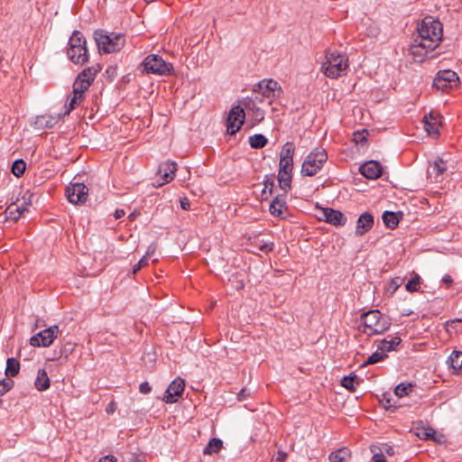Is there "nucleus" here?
Instances as JSON below:
<instances>
[{
	"mask_svg": "<svg viewBox=\"0 0 462 462\" xmlns=\"http://www.w3.org/2000/svg\"><path fill=\"white\" fill-rule=\"evenodd\" d=\"M417 30L418 35L416 39L426 42L430 47L434 46L437 48L442 40V23L431 16L423 18Z\"/></svg>",
	"mask_w": 462,
	"mask_h": 462,
	"instance_id": "obj_1",
	"label": "nucleus"
},
{
	"mask_svg": "<svg viewBox=\"0 0 462 462\" xmlns=\"http://www.w3.org/2000/svg\"><path fill=\"white\" fill-rule=\"evenodd\" d=\"M361 321L364 327L362 332L368 336L383 334L391 327L390 319L378 310H372L362 314Z\"/></svg>",
	"mask_w": 462,
	"mask_h": 462,
	"instance_id": "obj_2",
	"label": "nucleus"
},
{
	"mask_svg": "<svg viewBox=\"0 0 462 462\" xmlns=\"http://www.w3.org/2000/svg\"><path fill=\"white\" fill-rule=\"evenodd\" d=\"M69 60L77 65H84L89 60L87 40L79 31H74L69 37L67 47Z\"/></svg>",
	"mask_w": 462,
	"mask_h": 462,
	"instance_id": "obj_3",
	"label": "nucleus"
},
{
	"mask_svg": "<svg viewBox=\"0 0 462 462\" xmlns=\"http://www.w3.org/2000/svg\"><path fill=\"white\" fill-rule=\"evenodd\" d=\"M349 67L346 54L338 51H327L326 61L321 66V71L330 79H337L345 74Z\"/></svg>",
	"mask_w": 462,
	"mask_h": 462,
	"instance_id": "obj_4",
	"label": "nucleus"
},
{
	"mask_svg": "<svg viewBox=\"0 0 462 462\" xmlns=\"http://www.w3.org/2000/svg\"><path fill=\"white\" fill-rule=\"evenodd\" d=\"M94 39L100 53H112L118 51L125 46V38L124 34L107 32L104 30L95 31Z\"/></svg>",
	"mask_w": 462,
	"mask_h": 462,
	"instance_id": "obj_5",
	"label": "nucleus"
},
{
	"mask_svg": "<svg viewBox=\"0 0 462 462\" xmlns=\"http://www.w3.org/2000/svg\"><path fill=\"white\" fill-rule=\"evenodd\" d=\"M328 154L323 148H315L305 158L301 165L303 176H315L324 166Z\"/></svg>",
	"mask_w": 462,
	"mask_h": 462,
	"instance_id": "obj_6",
	"label": "nucleus"
},
{
	"mask_svg": "<svg viewBox=\"0 0 462 462\" xmlns=\"http://www.w3.org/2000/svg\"><path fill=\"white\" fill-rule=\"evenodd\" d=\"M142 65L146 73H152L161 76L171 75L174 71L171 63L166 62L161 56L156 54L148 55Z\"/></svg>",
	"mask_w": 462,
	"mask_h": 462,
	"instance_id": "obj_7",
	"label": "nucleus"
},
{
	"mask_svg": "<svg viewBox=\"0 0 462 462\" xmlns=\"http://www.w3.org/2000/svg\"><path fill=\"white\" fill-rule=\"evenodd\" d=\"M253 91L255 95L254 98L259 102H262L263 98L273 99L275 97H279L282 93V88L277 81L274 79H263L259 83L254 86ZM272 104V100L268 102Z\"/></svg>",
	"mask_w": 462,
	"mask_h": 462,
	"instance_id": "obj_8",
	"label": "nucleus"
},
{
	"mask_svg": "<svg viewBox=\"0 0 462 462\" xmlns=\"http://www.w3.org/2000/svg\"><path fill=\"white\" fill-rule=\"evenodd\" d=\"M102 67L99 64H94L84 69L76 78L74 86L80 91H87L94 82L97 75L101 71Z\"/></svg>",
	"mask_w": 462,
	"mask_h": 462,
	"instance_id": "obj_9",
	"label": "nucleus"
},
{
	"mask_svg": "<svg viewBox=\"0 0 462 462\" xmlns=\"http://www.w3.org/2000/svg\"><path fill=\"white\" fill-rule=\"evenodd\" d=\"M458 80V76L455 71L451 69L440 70L434 79L433 86L442 91H448V89L457 86Z\"/></svg>",
	"mask_w": 462,
	"mask_h": 462,
	"instance_id": "obj_10",
	"label": "nucleus"
},
{
	"mask_svg": "<svg viewBox=\"0 0 462 462\" xmlns=\"http://www.w3.org/2000/svg\"><path fill=\"white\" fill-rule=\"evenodd\" d=\"M65 194L71 204L81 205L88 199V188L83 183H70L66 188Z\"/></svg>",
	"mask_w": 462,
	"mask_h": 462,
	"instance_id": "obj_11",
	"label": "nucleus"
},
{
	"mask_svg": "<svg viewBox=\"0 0 462 462\" xmlns=\"http://www.w3.org/2000/svg\"><path fill=\"white\" fill-rule=\"evenodd\" d=\"M245 113L241 106H234L226 118V132L233 135L236 134L245 122Z\"/></svg>",
	"mask_w": 462,
	"mask_h": 462,
	"instance_id": "obj_12",
	"label": "nucleus"
},
{
	"mask_svg": "<svg viewBox=\"0 0 462 462\" xmlns=\"http://www.w3.org/2000/svg\"><path fill=\"white\" fill-rule=\"evenodd\" d=\"M436 49L434 46H428V44L418 39H414L409 48V52L415 62H422L428 58H432L431 51Z\"/></svg>",
	"mask_w": 462,
	"mask_h": 462,
	"instance_id": "obj_13",
	"label": "nucleus"
},
{
	"mask_svg": "<svg viewBox=\"0 0 462 462\" xmlns=\"http://www.w3.org/2000/svg\"><path fill=\"white\" fill-rule=\"evenodd\" d=\"M59 327L54 325L51 326L38 334L32 336L30 339V344L33 346H49L54 339L58 337Z\"/></svg>",
	"mask_w": 462,
	"mask_h": 462,
	"instance_id": "obj_14",
	"label": "nucleus"
},
{
	"mask_svg": "<svg viewBox=\"0 0 462 462\" xmlns=\"http://www.w3.org/2000/svg\"><path fill=\"white\" fill-rule=\"evenodd\" d=\"M295 152V146L291 142H287L283 146L280 153L279 162V171L284 175L287 172L291 173L293 169V155Z\"/></svg>",
	"mask_w": 462,
	"mask_h": 462,
	"instance_id": "obj_15",
	"label": "nucleus"
},
{
	"mask_svg": "<svg viewBox=\"0 0 462 462\" xmlns=\"http://www.w3.org/2000/svg\"><path fill=\"white\" fill-rule=\"evenodd\" d=\"M318 217L335 226H342L346 223V217L341 211L331 208H320Z\"/></svg>",
	"mask_w": 462,
	"mask_h": 462,
	"instance_id": "obj_16",
	"label": "nucleus"
},
{
	"mask_svg": "<svg viewBox=\"0 0 462 462\" xmlns=\"http://www.w3.org/2000/svg\"><path fill=\"white\" fill-rule=\"evenodd\" d=\"M185 389V381L180 378H175L168 386L165 394L162 398L166 403H174L178 401V398L181 396Z\"/></svg>",
	"mask_w": 462,
	"mask_h": 462,
	"instance_id": "obj_17",
	"label": "nucleus"
},
{
	"mask_svg": "<svg viewBox=\"0 0 462 462\" xmlns=\"http://www.w3.org/2000/svg\"><path fill=\"white\" fill-rule=\"evenodd\" d=\"M176 171L177 164L175 162L167 161L161 163L157 173L162 179V181L158 182L157 186L161 187L170 183L174 179Z\"/></svg>",
	"mask_w": 462,
	"mask_h": 462,
	"instance_id": "obj_18",
	"label": "nucleus"
},
{
	"mask_svg": "<svg viewBox=\"0 0 462 462\" xmlns=\"http://www.w3.org/2000/svg\"><path fill=\"white\" fill-rule=\"evenodd\" d=\"M424 129L430 136H438L441 126L440 116L439 114L430 113L423 118Z\"/></svg>",
	"mask_w": 462,
	"mask_h": 462,
	"instance_id": "obj_19",
	"label": "nucleus"
},
{
	"mask_svg": "<svg viewBox=\"0 0 462 462\" xmlns=\"http://www.w3.org/2000/svg\"><path fill=\"white\" fill-rule=\"evenodd\" d=\"M360 172L366 179L375 180L382 175V166L375 161L367 162L360 166Z\"/></svg>",
	"mask_w": 462,
	"mask_h": 462,
	"instance_id": "obj_20",
	"label": "nucleus"
},
{
	"mask_svg": "<svg viewBox=\"0 0 462 462\" xmlns=\"http://www.w3.org/2000/svg\"><path fill=\"white\" fill-rule=\"evenodd\" d=\"M374 226V217L368 213L365 212L361 214L356 222V235L363 236L366 232H368Z\"/></svg>",
	"mask_w": 462,
	"mask_h": 462,
	"instance_id": "obj_21",
	"label": "nucleus"
},
{
	"mask_svg": "<svg viewBox=\"0 0 462 462\" xmlns=\"http://www.w3.org/2000/svg\"><path fill=\"white\" fill-rule=\"evenodd\" d=\"M85 91H80L78 87L73 85V95L68 98L65 106H69L66 110V114H69L70 111L78 107L85 98Z\"/></svg>",
	"mask_w": 462,
	"mask_h": 462,
	"instance_id": "obj_22",
	"label": "nucleus"
},
{
	"mask_svg": "<svg viewBox=\"0 0 462 462\" xmlns=\"http://www.w3.org/2000/svg\"><path fill=\"white\" fill-rule=\"evenodd\" d=\"M28 203L23 202L21 206H18L15 203H13L7 207L5 209V214L8 219H13L14 221L18 220L23 214L28 210Z\"/></svg>",
	"mask_w": 462,
	"mask_h": 462,
	"instance_id": "obj_23",
	"label": "nucleus"
},
{
	"mask_svg": "<svg viewBox=\"0 0 462 462\" xmlns=\"http://www.w3.org/2000/svg\"><path fill=\"white\" fill-rule=\"evenodd\" d=\"M448 364L452 374H462V351H453L448 357Z\"/></svg>",
	"mask_w": 462,
	"mask_h": 462,
	"instance_id": "obj_24",
	"label": "nucleus"
},
{
	"mask_svg": "<svg viewBox=\"0 0 462 462\" xmlns=\"http://www.w3.org/2000/svg\"><path fill=\"white\" fill-rule=\"evenodd\" d=\"M244 106L248 112H252V117L256 123H260L264 118V111L256 106L255 103L252 99H246L244 102Z\"/></svg>",
	"mask_w": 462,
	"mask_h": 462,
	"instance_id": "obj_25",
	"label": "nucleus"
},
{
	"mask_svg": "<svg viewBox=\"0 0 462 462\" xmlns=\"http://www.w3.org/2000/svg\"><path fill=\"white\" fill-rule=\"evenodd\" d=\"M402 339L398 336L388 337L380 341L378 350H382L384 353L393 351L400 345Z\"/></svg>",
	"mask_w": 462,
	"mask_h": 462,
	"instance_id": "obj_26",
	"label": "nucleus"
},
{
	"mask_svg": "<svg viewBox=\"0 0 462 462\" xmlns=\"http://www.w3.org/2000/svg\"><path fill=\"white\" fill-rule=\"evenodd\" d=\"M50 385L51 382L46 371L44 369H39L34 381L35 388L40 392H43L49 389Z\"/></svg>",
	"mask_w": 462,
	"mask_h": 462,
	"instance_id": "obj_27",
	"label": "nucleus"
},
{
	"mask_svg": "<svg viewBox=\"0 0 462 462\" xmlns=\"http://www.w3.org/2000/svg\"><path fill=\"white\" fill-rule=\"evenodd\" d=\"M286 206L285 197L283 195L277 196L270 205V213L273 216L281 217L283 212V208Z\"/></svg>",
	"mask_w": 462,
	"mask_h": 462,
	"instance_id": "obj_28",
	"label": "nucleus"
},
{
	"mask_svg": "<svg viewBox=\"0 0 462 462\" xmlns=\"http://www.w3.org/2000/svg\"><path fill=\"white\" fill-rule=\"evenodd\" d=\"M350 450L346 448H342L331 452L328 456V460L330 462H346L350 458Z\"/></svg>",
	"mask_w": 462,
	"mask_h": 462,
	"instance_id": "obj_29",
	"label": "nucleus"
},
{
	"mask_svg": "<svg viewBox=\"0 0 462 462\" xmlns=\"http://www.w3.org/2000/svg\"><path fill=\"white\" fill-rule=\"evenodd\" d=\"M223 447V442L220 439L213 438L209 440L208 445L205 447L203 450V454L205 455H212L214 453H217Z\"/></svg>",
	"mask_w": 462,
	"mask_h": 462,
	"instance_id": "obj_30",
	"label": "nucleus"
},
{
	"mask_svg": "<svg viewBox=\"0 0 462 462\" xmlns=\"http://www.w3.org/2000/svg\"><path fill=\"white\" fill-rule=\"evenodd\" d=\"M20 363L14 357H10L6 361L5 374L7 376H15L19 374Z\"/></svg>",
	"mask_w": 462,
	"mask_h": 462,
	"instance_id": "obj_31",
	"label": "nucleus"
},
{
	"mask_svg": "<svg viewBox=\"0 0 462 462\" xmlns=\"http://www.w3.org/2000/svg\"><path fill=\"white\" fill-rule=\"evenodd\" d=\"M383 221L387 227L393 229L398 226L399 217L394 212L385 211L383 215Z\"/></svg>",
	"mask_w": 462,
	"mask_h": 462,
	"instance_id": "obj_32",
	"label": "nucleus"
},
{
	"mask_svg": "<svg viewBox=\"0 0 462 462\" xmlns=\"http://www.w3.org/2000/svg\"><path fill=\"white\" fill-rule=\"evenodd\" d=\"M359 384V379L356 374L344 376L341 380V385L351 393L356 392V385Z\"/></svg>",
	"mask_w": 462,
	"mask_h": 462,
	"instance_id": "obj_33",
	"label": "nucleus"
},
{
	"mask_svg": "<svg viewBox=\"0 0 462 462\" xmlns=\"http://www.w3.org/2000/svg\"><path fill=\"white\" fill-rule=\"evenodd\" d=\"M248 142L252 148L260 149L267 144L268 140L264 135L259 134L250 136Z\"/></svg>",
	"mask_w": 462,
	"mask_h": 462,
	"instance_id": "obj_34",
	"label": "nucleus"
},
{
	"mask_svg": "<svg viewBox=\"0 0 462 462\" xmlns=\"http://www.w3.org/2000/svg\"><path fill=\"white\" fill-rule=\"evenodd\" d=\"M413 388L414 385L411 383H401L395 387L394 393L396 396L402 398L409 395Z\"/></svg>",
	"mask_w": 462,
	"mask_h": 462,
	"instance_id": "obj_35",
	"label": "nucleus"
},
{
	"mask_svg": "<svg viewBox=\"0 0 462 462\" xmlns=\"http://www.w3.org/2000/svg\"><path fill=\"white\" fill-rule=\"evenodd\" d=\"M278 181L281 189L286 193L291 187V173L287 172V174L284 175L282 172L279 171Z\"/></svg>",
	"mask_w": 462,
	"mask_h": 462,
	"instance_id": "obj_36",
	"label": "nucleus"
},
{
	"mask_svg": "<svg viewBox=\"0 0 462 462\" xmlns=\"http://www.w3.org/2000/svg\"><path fill=\"white\" fill-rule=\"evenodd\" d=\"M385 357H387V355L384 352H383L382 350H378L377 349V351L373 353L367 358V360L365 362L364 365L376 364V363H378L380 361H383Z\"/></svg>",
	"mask_w": 462,
	"mask_h": 462,
	"instance_id": "obj_37",
	"label": "nucleus"
},
{
	"mask_svg": "<svg viewBox=\"0 0 462 462\" xmlns=\"http://www.w3.org/2000/svg\"><path fill=\"white\" fill-rule=\"evenodd\" d=\"M420 278L418 274H415L409 282L406 283L405 288L410 292L418 291L420 289Z\"/></svg>",
	"mask_w": 462,
	"mask_h": 462,
	"instance_id": "obj_38",
	"label": "nucleus"
},
{
	"mask_svg": "<svg viewBox=\"0 0 462 462\" xmlns=\"http://www.w3.org/2000/svg\"><path fill=\"white\" fill-rule=\"evenodd\" d=\"M446 170H447L446 162L442 159L438 158L432 165V171L437 176H439V175L443 174L446 171Z\"/></svg>",
	"mask_w": 462,
	"mask_h": 462,
	"instance_id": "obj_39",
	"label": "nucleus"
},
{
	"mask_svg": "<svg viewBox=\"0 0 462 462\" xmlns=\"http://www.w3.org/2000/svg\"><path fill=\"white\" fill-rule=\"evenodd\" d=\"M25 171V162L23 160H17L13 163L12 172L16 177H20Z\"/></svg>",
	"mask_w": 462,
	"mask_h": 462,
	"instance_id": "obj_40",
	"label": "nucleus"
},
{
	"mask_svg": "<svg viewBox=\"0 0 462 462\" xmlns=\"http://www.w3.org/2000/svg\"><path fill=\"white\" fill-rule=\"evenodd\" d=\"M13 386H14V382L12 380H1L0 381V396L4 395L8 391H10Z\"/></svg>",
	"mask_w": 462,
	"mask_h": 462,
	"instance_id": "obj_41",
	"label": "nucleus"
},
{
	"mask_svg": "<svg viewBox=\"0 0 462 462\" xmlns=\"http://www.w3.org/2000/svg\"><path fill=\"white\" fill-rule=\"evenodd\" d=\"M150 254V251L147 252L146 255H144L143 258L139 260V262L133 267V273H136L139 272L143 267L146 266L148 264V255Z\"/></svg>",
	"mask_w": 462,
	"mask_h": 462,
	"instance_id": "obj_42",
	"label": "nucleus"
},
{
	"mask_svg": "<svg viewBox=\"0 0 462 462\" xmlns=\"http://www.w3.org/2000/svg\"><path fill=\"white\" fill-rule=\"evenodd\" d=\"M380 33V29L375 24H370L366 28V35L371 38H376Z\"/></svg>",
	"mask_w": 462,
	"mask_h": 462,
	"instance_id": "obj_43",
	"label": "nucleus"
},
{
	"mask_svg": "<svg viewBox=\"0 0 462 462\" xmlns=\"http://www.w3.org/2000/svg\"><path fill=\"white\" fill-rule=\"evenodd\" d=\"M258 248L262 252L269 253V252H272L273 250L274 244L273 242L263 243V244L258 245Z\"/></svg>",
	"mask_w": 462,
	"mask_h": 462,
	"instance_id": "obj_44",
	"label": "nucleus"
},
{
	"mask_svg": "<svg viewBox=\"0 0 462 462\" xmlns=\"http://www.w3.org/2000/svg\"><path fill=\"white\" fill-rule=\"evenodd\" d=\"M127 462H146L145 457L142 454L133 453L127 459Z\"/></svg>",
	"mask_w": 462,
	"mask_h": 462,
	"instance_id": "obj_45",
	"label": "nucleus"
},
{
	"mask_svg": "<svg viewBox=\"0 0 462 462\" xmlns=\"http://www.w3.org/2000/svg\"><path fill=\"white\" fill-rule=\"evenodd\" d=\"M458 323H462V319H451L447 321V329L448 331L456 330L457 331V325Z\"/></svg>",
	"mask_w": 462,
	"mask_h": 462,
	"instance_id": "obj_46",
	"label": "nucleus"
},
{
	"mask_svg": "<svg viewBox=\"0 0 462 462\" xmlns=\"http://www.w3.org/2000/svg\"><path fill=\"white\" fill-rule=\"evenodd\" d=\"M139 391L141 393L148 394L152 391V387L150 386L148 382H143L139 386Z\"/></svg>",
	"mask_w": 462,
	"mask_h": 462,
	"instance_id": "obj_47",
	"label": "nucleus"
},
{
	"mask_svg": "<svg viewBox=\"0 0 462 462\" xmlns=\"http://www.w3.org/2000/svg\"><path fill=\"white\" fill-rule=\"evenodd\" d=\"M373 462H386L385 457L383 453H376L373 456Z\"/></svg>",
	"mask_w": 462,
	"mask_h": 462,
	"instance_id": "obj_48",
	"label": "nucleus"
},
{
	"mask_svg": "<svg viewBox=\"0 0 462 462\" xmlns=\"http://www.w3.org/2000/svg\"><path fill=\"white\" fill-rule=\"evenodd\" d=\"M180 207L184 210H189L190 209V203L187 198H183L180 199Z\"/></svg>",
	"mask_w": 462,
	"mask_h": 462,
	"instance_id": "obj_49",
	"label": "nucleus"
},
{
	"mask_svg": "<svg viewBox=\"0 0 462 462\" xmlns=\"http://www.w3.org/2000/svg\"><path fill=\"white\" fill-rule=\"evenodd\" d=\"M116 403L114 402H111L106 408V413L108 414H112L116 411Z\"/></svg>",
	"mask_w": 462,
	"mask_h": 462,
	"instance_id": "obj_50",
	"label": "nucleus"
},
{
	"mask_svg": "<svg viewBox=\"0 0 462 462\" xmlns=\"http://www.w3.org/2000/svg\"><path fill=\"white\" fill-rule=\"evenodd\" d=\"M116 457L110 455V456H105L99 459L98 462H116Z\"/></svg>",
	"mask_w": 462,
	"mask_h": 462,
	"instance_id": "obj_51",
	"label": "nucleus"
},
{
	"mask_svg": "<svg viewBox=\"0 0 462 462\" xmlns=\"http://www.w3.org/2000/svg\"><path fill=\"white\" fill-rule=\"evenodd\" d=\"M381 402H382L383 405L384 406V408H386V409H390L391 407L394 406L392 403L391 399H389V398L384 397Z\"/></svg>",
	"mask_w": 462,
	"mask_h": 462,
	"instance_id": "obj_52",
	"label": "nucleus"
},
{
	"mask_svg": "<svg viewBox=\"0 0 462 462\" xmlns=\"http://www.w3.org/2000/svg\"><path fill=\"white\" fill-rule=\"evenodd\" d=\"M287 457V454L283 451H279L276 457L278 462H284Z\"/></svg>",
	"mask_w": 462,
	"mask_h": 462,
	"instance_id": "obj_53",
	"label": "nucleus"
},
{
	"mask_svg": "<svg viewBox=\"0 0 462 462\" xmlns=\"http://www.w3.org/2000/svg\"><path fill=\"white\" fill-rule=\"evenodd\" d=\"M125 215V212L124 209H116L114 213V217L116 219H119L121 217H123Z\"/></svg>",
	"mask_w": 462,
	"mask_h": 462,
	"instance_id": "obj_54",
	"label": "nucleus"
},
{
	"mask_svg": "<svg viewBox=\"0 0 462 462\" xmlns=\"http://www.w3.org/2000/svg\"><path fill=\"white\" fill-rule=\"evenodd\" d=\"M442 282H443L445 284H447L448 286H449V285H451V284H452V282H453V279H452V277H451L450 275L446 274V275H444V276H443V278H442Z\"/></svg>",
	"mask_w": 462,
	"mask_h": 462,
	"instance_id": "obj_55",
	"label": "nucleus"
},
{
	"mask_svg": "<svg viewBox=\"0 0 462 462\" xmlns=\"http://www.w3.org/2000/svg\"><path fill=\"white\" fill-rule=\"evenodd\" d=\"M274 183H273V180H264V189H263V192L265 191L266 189H270V193H272V189L273 187Z\"/></svg>",
	"mask_w": 462,
	"mask_h": 462,
	"instance_id": "obj_56",
	"label": "nucleus"
},
{
	"mask_svg": "<svg viewBox=\"0 0 462 462\" xmlns=\"http://www.w3.org/2000/svg\"><path fill=\"white\" fill-rule=\"evenodd\" d=\"M248 395L246 389H242L238 394L239 400H244Z\"/></svg>",
	"mask_w": 462,
	"mask_h": 462,
	"instance_id": "obj_57",
	"label": "nucleus"
},
{
	"mask_svg": "<svg viewBox=\"0 0 462 462\" xmlns=\"http://www.w3.org/2000/svg\"><path fill=\"white\" fill-rule=\"evenodd\" d=\"M385 452H386V454H388L389 456H393V455L394 454L393 448V447L388 446V447L385 448Z\"/></svg>",
	"mask_w": 462,
	"mask_h": 462,
	"instance_id": "obj_58",
	"label": "nucleus"
},
{
	"mask_svg": "<svg viewBox=\"0 0 462 462\" xmlns=\"http://www.w3.org/2000/svg\"><path fill=\"white\" fill-rule=\"evenodd\" d=\"M430 433L424 432L422 439H427L430 437Z\"/></svg>",
	"mask_w": 462,
	"mask_h": 462,
	"instance_id": "obj_59",
	"label": "nucleus"
},
{
	"mask_svg": "<svg viewBox=\"0 0 462 462\" xmlns=\"http://www.w3.org/2000/svg\"><path fill=\"white\" fill-rule=\"evenodd\" d=\"M134 217H135L134 213L130 214L129 218H130L131 220H134Z\"/></svg>",
	"mask_w": 462,
	"mask_h": 462,
	"instance_id": "obj_60",
	"label": "nucleus"
},
{
	"mask_svg": "<svg viewBox=\"0 0 462 462\" xmlns=\"http://www.w3.org/2000/svg\"><path fill=\"white\" fill-rule=\"evenodd\" d=\"M2 403V401H0V404Z\"/></svg>",
	"mask_w": 462,
	"mask_h": 462,
	"instance_id": "obj_61",
	"label": "nucleus"
}]
</instances>
